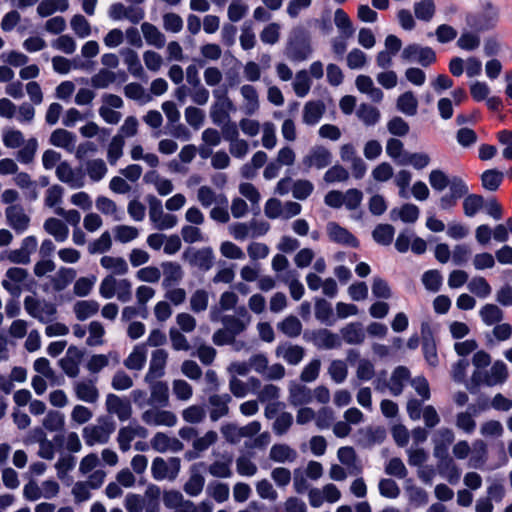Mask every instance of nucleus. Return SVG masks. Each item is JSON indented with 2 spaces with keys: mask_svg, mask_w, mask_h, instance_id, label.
I'll return each mask as SVG.
<instances>
[{
  "mask_svg": "<svg viewBox=\"0 0 512 512\" xmlns=\"http://www.w3.org/2000/svg\"><path fill=\"white\" fill-rule=\"evenodd\" d=\"M504 179V174L496 169H489L482 173L481 182L484 189L496 191Z\"/></svg>",
  "mask_w": 512,
  "mask_h": 512,
  "instance_id": "obj_64",
  "label": "nucleus"
},
{
  "mask_svg": "<svg viewBox=\"0 0 512 512\" xmlns=\"http://www.w3.org/2000/svg\"><path fill=\"white\" fill-rule=\"evenodd\" d=\"M497 19V10L488 5L482 13L468 15L466 22L471 29L480 32L493 28L497 23Z\"/></svg>",
  "mask_w": 512,
  "mask_h": 512,
  "instance_id": "obj_14",
  "label": "nucleus"
},
{
  "mask_svg": "<svg viewBox=\"0 0 512 512\" xmlns=\"http://www.w3.org/2000/svg\"><path fill=\"white\" fill-rule=\"evenodd\" d=\"M340 338L350 345H359L364 342L366 334L361 323L352 322L341 328Z\"/></svg>",
  "mask_w": 512,
  "mask_h": 512,
  "instance_id": "obj_35",
  "label": "nucleus"
},
{
  "mask_svg": "<svg viewBox=\"0 0 512 512\" xmlns=\"http://www.w3.org/2000/svg\"><path fill=\"white\" fill-rule=\"evenodd\" d=\"M75 277V269L61 267L51 278L52 287L55 291H62L75 279Z\"/></svg>",
  "mask_w": 512,
  "mask_h": 512,
  "instance_id": "obj_51",
  "label": "nucleus"
},
{
  "mask_svg": "<svg viewBox=\"0 0 512 512\" xmlns=\"http://www.w3.org/2000/svg\"><path fill=\"white\" fill-rule=\"evenodd\" d=\"M183 257L191 266L202 271L210 270L214 264V255L211 248L189 250L183 254Z\"/></svg>",
  "mask_w": 512,
  "mask_h": 512,
  "instance_id": "obj_21",
  "label": "nucleus"
},
{
  "mask_svg": "<svg viewBox=\"0 0 512 512\" xmlns=\"http://www.w3.org/2000/svg\"><path fill=\"white\" fill-rule=\"evenodd\" d=\"M356 115L366 126H374L380 120L379 110L369 104H361L356 111Z\"/></svg>",
  "mask_w": 512,
  "mask_h": 512,
  "instance_id": "obj_62",
  "label": "nucleus"
},
{
  "mask_svg": "<svg viewBox=\"0 0 512 512\" xmlns=\"http://www.w3.org/2000/svg\"><path fill=\"white\" fill-rule=\"evenodd\" d=\"M236 110L232 101L224 103H212L209 111L211 121L216 126H222L230 120L231 112Z\"/></svg>",
  "mask_w": 512,
  "mask_h": 512,
  "instance_id": "obj_36",
  "label": "nucleus"
},
{
  "mask_svg": "<svg viewBox=\"0 0 512 512\" xmlns=\"http://www.w3.org/2000/svg\"><path fill=\"white\" fill-rule=\"evenodd\" d=\"M99 294L104 299L116 297L120 302L127 303L132 298V283L126 278L117 279L107 275L99 285Z\"/></svg>",
  "mask_w": 512,
  "mask_h": 512,
  "instance_id": "obj_2",
  "label": "nucleus"
},
{
  "mask_svg": "<svg viewBox=\"0 0 512 512\" xmlns=\"http://www.w3.org/2000/svg\"><path fill=\"white\" fill-rule=\"evenodd\" d=\"M149 202V219L153 227L157 230H169L176 226L178 222L177 216L163 211L162 202L155 196L148 198Z\"/></svg>",
  "mask_w": 512,
  "mask_h": 512,
  "instance_id": "obj_8",
  "label": "nucleus"
},
{
  "mask_svg": "<svg viewBox=\"0 0 512 512\" xmlns=\"http://www.w3.org/2000/svg\"><path fill=\"white\" fill-rule=\"evenodd\" d=\"M25 311L41 323L53 322L56 318L57 308L54 303L34 296H26L24 299Z\"/></svg>",
  "mask_w": 512,
  "mask_h": 512,
  "instance_id": "obj_3",
  "label": "nucleus"
},
{
  "mask_svg": "<svg viewBox=\"0 0 512 512\" xmlns=\"http://www.w3.org/2000/svg\"><path fill=\"white\" fill-rule=\"evenodd\" d=\"M467 288L470 293L480 299H486L492 293L491 285L483 276H474L471 278L467 283Z\"/></svg>",
  "mask_w": 512,
  "mask_h": 512,
  "instance_id": "obj_50",
  "label": "nucleus"
},
{
  "mask_svg": "<svg viewBox=\"0 0 512 512\" xmlns=\"http://www.w3.org/2000/svg\"><path fill=\"white\" fill-rule=\"evenodd\" d=\"M151 447L159 452L165 453L167 451H180L183 449V444L176 438H170L162 432H157L151 439Z\"/></svg>",
  "mask_w": 512,
  "mask_h": 512,
  "instance_id": "obj_34",
  "label": "nucleus"
},
{
  "mask_svg": "<svg viewBox=\"0 0 512 512\" xmlns=\"http://www.w3.org/2000/svg\"><path fill=\"white\" fill-rule=\"evenodd\" d=\"M288 392V401L294 407L307 405L312 402V390L303 384L291 381Z\"/></svg>",
  "mask_w": 512,
  "mask_h": 512,
  "instance_id": "obj_30",
  "label": "nucleus"
},
{
  "mask_svg": "<svg viewBox=\"0 0 512 512\" xmlns=\"http://www.w3.org/2000/svg\"><path fill=\"white\" fill-rule=\"evenodd\" d=\"M410 379V371L404 367H397L389 381V390L394 396H398L402 393L405 384Z\"/></svg>",
  "mask_w": 512,
  "mask_h": 512,
  "instance_id": "obj_45",
  "label": "nucleus"
},
{
  "mask_svg": "<svg viewBox=\"0 0 512 512\" xmlns=\"http://www.w3.org/2000/svg\"><path fill=\"white\" fill-rule=\"evenodd\" d=\"M315 317L321 323L329 326H332L335 323L332 306L323 298L315 299Z\"/></svg>",
  "mask_w": 512,
  "mask_h": 512,
  "instance_id": "obj_53",
  "label": "nucleus"
},
{
  "mask_svg": "<svg viewBox=\"0 0 512 512\" xmlns=\"http://www.w3.org/2000/svg\"><path fill=\"white\" fill-rule=\"evenodd\" d=\"M108 172L107 165L103 159H91L85 163V173L92 182H99L105 178Z\"/></svg>",
  "mask_w": 512,
  "mask_h": 512,
  "instance_id": "obj_47",
  "label": "nucleus"
},
{
  "mask_svg": "<svg viewBox=\"0 0 512 512\" xmlns=\"http://www.w3.org/2000/svg\"><path fill=\"white\" fill-rule=\"evenodd\" d=\"M479 315L483 323L492 326L503 320V311L495 304H485L480 310Z\"/></svg>",
  "mask_w": 512,
  "mask_h": 512,
  "instance_id": "obj_55",
  "label": "nucleus"
},
{
  "mask_svg": "<svg viewBox=\"0 0 512 512\" xmlns=\"http://www.w3.org/2000/svg\"><path fill=\"white\" fill-rule=\"evenodd\" d=\"M120 54L129 73L136 78L142 79L145 73L138 54L130 48L121 49Z\"/></svg>",
  "mask_w": 512,
  "mask_h": 512,
  "instance_id": "obj_38",
  "label": "nucleus"
},
{
  "mask_svg": "<svg viewBox=\"0 0 512 512\" xmlns=\"http://www.w3.org/2000/svg\"><path fill=\"white\" fill-rule=\"evenodd\" d=\"M338 460L344 465L350 475L362 473V466L357 459L355 450L350 446L341 447L337 452Z\"/></svg>",
  "mask_w": 512,
  "mask_h": 512,
  "instance_id": "obj_33",
  "label": "nucleus"
},
{
  "mask_svg": "<svg viewBox=\"0 0 512 512\" xmlns=\"http://www.w3.org/2000/svg\"><path fill=\"white\" fill-rule=\"evenodd\" d=\"M325 107L320 101H309L303 108V122L307 125L317 124L323 116Z\"/></svg>",
  "mask_w": 512,
  "mask_h": 512,
  "instance_id": "obj_46",
  "label": "nucleus"
},
{
  "mask_svg": "<svg viewBox=\"0 0 512 512\" xmlns=\"http://www.w3.org/2000/svg\"><path fill=\"white\" fill-rule=\"evenodd\" d=\"M114 430L115 425L112 421L100 418L96 424L88 425L83 429V439L88 446L105 444Z\"/></svg>",
  "mask_w": 512,
  "mask_h": 512,
  "instance_id": "obj_4",
  "label": "nucleus"
},
{
  "mask_svg": "<svg viewBox=\"0 0 512 512\" xmlns=\"http://www.w3.org/2000/svg\"><path fill=\"white\" fill-rule=\"evenodd\" d=\"M141 31L147 44L154 46L158 49L164 47L166 38L164 34L153 24L144 22L141 25Z\"/></svg>",
  "mask_w": 512,
  "mask_h": 512,
  "instance_id": "obj_44",
  "label": "nucleus"
},
{
  "mask_svg": "<svg viewBox=\"0 0 512 512\" xmlns=\"http://www.w3.org/2000/svg\"><path fill=\"white\" fill-rule=\"evenodd\" d=\"M396 107L401 113L414 116L417 114L418 100L413 92L407 91L398 97Z\"/></svg>",
  "mask_w": 512,
  "mask_h": 512,
  "instance_id": "obj_49",
  "label": "nucleus"
},
{
  "mask_svg": "<svg viewBox=\"0 0 512 512\" xmlns=\"http://www.w3.org/2000/svg\"><path fill=\"white\" fill-rule=\"evenodd\" d=\"M180 468L181 460L178 457H156L151 464V474L156 481H173L178 477Z\"/></svg>",
  "mask_w": 512,
  "mask_h": 512,
  "instance_id": "obj_5",
  "label": "nucleus"
},
{
  "mask_svg": "<svg viewBox=\"0 0 512 512\" xmlns=\"http://www.w3.org/2000/svg\"><path fill=\"white\" fill-rule=\"evenodd\" d=\"M142 421L149 426L174 427L177 424V416L170 410L160 406H152L141 415Z\"/></svg>",
  "mask_w": 512,
  "mask_h": 512,
  "instance_id": "obj_9",
  "label": "nucleus"
},
{
  "mask_svg": "<svg viewBox=\"0 0 512 512\" xmlns=\"http://www.w3.org/2000/svg\"><path fill=\"white\" fill-rule=\"evenodd\" d=\"M100 265L110 272L109 275H126L129 271L128 263L123 257L105 255L100 259Z\"/></svg>",
  "mask_w": 512,
  "mask_h": 512,
  "instance_id": "obj_40",
  "label": "nucleus"
},
{
  "mask_svg": "<svg viewBox=\"0 0 512 512\" xmlns=\"http://www.w3.org/2000/svg\"><path fill=\"white\" fill-rule=\"evenodd\" d=\"M197 200L204 208H209L215 204H225L227 197L221 193H216L209 186H201L197 191Z\"/></svg>",
  "mask_w": 512,
  "mask_h": 512,
  "instance_id": "obj_42",
  "label": "nucleus"
},
{
  "mask_svg": "<svg viewBox=\"0 0 512 512\" xmlns=\"http://www.w3.org/2000/svg\"><path fill=\"white\" fill-rule=\"evenodd\" d=\"M56 176L59 181L67 184L72 189H79L85 186V174L81 169H74L66 162H60L56 166Z\"/></svg>",
  "mask_w": 512,
  "mask_h": 512,
  "instance_id": "obj_11",
  "label": "nucleus"
},
{
  "mask_svg": "<svg viewBox=\"0 0 512 512\" xmlns=\"http://www.w3.org/2000/svg\"><path fill=\"white\" fill-rule=\"evenodd\" d=\"M334 23L343 38L353 36L355 29L348 14L343 9L339 8L335 11Z\"/></svg>",
  "mask_w": 512,
  "mask_h": 512,
  "instance_id": "obj_57",
  "label": "nucleus"
},
{
  "mask_svg": "<svg viewBox=\"0 0 512 512\" xmlns=\"http://www.w3.org/2000/svg\"><path fill=\"white\" fill-rule=\"evenodd\" d=\"M168 353L163 349H156L152 352L149 368L144 381L158 380L165 374Z\"/></svg>",
  "mask_w": 512,
  "mask_h": 512,
  "instance_id": "obj_23",
  "label": "nucleus"
},
{
  "mask_svg": "<svg viewBox=\"0 0 512 512\" xmlns=\"http://www.w3.org/2000/svg\"><path fill=\"white\" fill-rule=\"evenodd\" d=\"M68 6V0H42L37 7V12L40 16L47 17L56 11H66Z\"/></svg>",
  "mask_w": 512,
  "mask_h": 512,
  "instance_id": "obj_61",
  "label": "nucleus"
},
{
  "mask_svg": "<svg viewBox=\"0 0 512 512\" xmlns=\"http://www.w3.org/2000/svg\"><path fill=\"white\" fill-rule=\"evenodd\" d=\"M401 57L408 62H418L423 66H428L435 61V53L429 47H421L417 44H410L406 46Z\"/></svg>",
  "mask_w": 512,
  "mask_h": 512,
  "instance_id": "obj_17",
  "label": "nucleus"
},
{
  "mask_svg": "<svg viewBox=\"0 0 512 512\" xmlns=\"http://www.w3.org/2000/svg\"><path fill=\"white\" fill-rule=\"evenodd\" d=\"M409 503L413 507H421L428 503V493L421 487L416 485H407L405 488Z\"/></svg>",
  "mask_w": 512,
  "mask_h": 512,
  "instance_id": "obj_63",
  "label": "nucleus"
},
{
  "mask_svg": "<svg viewBox=\"0 0 512 512\" xmlns=\"http://www.w3.org/2000/svg\"><path fill=\"white\" fill-rule=\"evenodd\" d=\"M250 321L251 316L245 307L238 308L237 315H224L221 317L224 328L234 338L246 330Z\"/></svg>",
  "mask_w": 512,
  "mask_h": 512,
  "instance_id": "obj_12",
  "label": "nucleus"
},
{
  "mask_svg": "<svg viewBox=\"0 0 512 512\" xmlns=\"http://www.w3.org/2000/svg\"><path fill=\"white\" fill-rule=\"evenodd\" d=\"M163 280V289L177 286L183 279L184 272L181 265L173 261H165L161 263Z\"/></svg>",
  "mask_w": 512,
  "mask_h": 512,
  "instance_id": "obj_29",
  "label": "nucleus"
},
{
  "mask_svg": "<svg viewBox=\"0 0 512 512\" xmlns=\"http://www.w3.org/2000/svg\"><path fill=\"white\" fill-rule=\"evenodd\" d=\"M277 329L289 338H297L302 332V323L296 316L289 315L277 324Z\"/></svg>",
  "mask_w": 512,
  "mask_h": 512,
  "instance_id": "obj_52",
  "label": "nucleus"
},
{
  "mask_svg": "<svg viewBox=\"0 0 512 512\" xmlns=\"http://www.w3.org/2000/svg\"><path fill=\"white\" fill-rule=\"evenodd\" d=\"M147 433V429L139 424H130L120 428L117 435L119 449L122 452H127L136 438H146Z\"/></svg>",
  "mask_w": 512,
  "mask_h": 512,
  "instance_id": "obj_19",
  "label": "nucleus"
},
{
  "mask_svg": "<svg viewBox=\"0 0 512 512\" xmlns=\"http://www.w3.org/2000/svg\"><path fill=\"white\" fill-rule=\"evenodd\" d=\"M200 466H203V463L195 464L191 467L189 479L184 485L185 493L192 497L201 494L205 485V478L198 469Z\"/></svg>",
  "mask_w": 512,
  "mask_h": 512,
  "instance_id": "obj_37",
  "label": "nucleus"
},
{
  "mask_svg": "<svg viewBox=\"0 0 512 512\" xmlns=\"http://www.w3.org/2000/svg\"><path fill=\"white\" fill-rule=\"evenodd\" d=\"M243 97L242 111L247 116L256 114L260 108L258 92L254 86L245 84L240 88Z\"/></svg>",
  "mask_w": 512,
  "mask_h": 512,
  "instance_id": "obj_31",
  "label": "nucleus"
},
{
  "mask_svg": "<svg viewBox=\"0 0 512 512\" xmlns=\"http://www.w3.org/2000/svg\"><path fill=\"white\" fill-rule=\"evenodd\" d=\"M437 460V470L439 474L450 484H456L459 481L461 474L453 459L446 457Z\"/></svg>",
  "mask_w": 512,
  "mask_h": 512,
  "instance_id": "obj_43",
  "label": "nucleus"
},
{
  "mask_svg": "<svg viewBox=\"0 0 512 512\" xmlns=\"http://www.w3.org/2000/svg\"><path fill=\"white\" fill-rule=\"evenodd\" d=\"M231 396L225 394H213L208 398L209 403V416L212 421H218L222 417L229 413V403L231 402Z\"/></svg>",
  "mask_w": 512,
  "mask_h": 512,
  "instance_id": "obj_28",
  "label": "nucleus"
},
{
  "mask_svg": "<svg viewBox=\"0 0 512 512\" xmlns=\"http://www.w3.org/2000/svg\"><path fill=\"white\" fill-rule=\"evenodd\" d=\"M312 81L307 70H300L296 73L295 78L292 82V87L295 94L304 98L310 92Z\"/></svg>",
  "mask_w": 512,
  "mask_h": 512,
  "instance_id": "obj_56",
  "label": "nucleus"
},
{
  "mask_svg": "<svg viewBox=\"0 0 512 512\" xmlns=\"http://www.w3.org/2000/svg\"><path fill=\"white\" fill-rule=\"evenodd\" d=\"M470 453L469 466L475 469L482 468L487 461L486 444L481 440L475 441Z\"/></svg>",
  "mask_w": 512,
  "mask_h": 512,
  "instance_id": "obj_58",
  "label": "nucleus"
},
{
  "mask_svg": "<svg viewBox=\"0 0 512 512\" xmlns=\"http://www.w3.org/2000/svg\"><path fill=\"white\" fill-rule=\"evenodd\" d=\"M507 379V365L503 361L497 360L493 363L490 369L486 371L475 370L467 388L470 392L475 393L480 385H486L489 387L498 386L504 384Z\"/></svg>",
  "mask_w": 512,
  "mask_h": 512,
  "instance_id": "obj_1",
  "label": "nucleus"
},
{
  "mask_svg": "<svg viewBox=\"0 0 512 512\" xmlns=\"http://www.w3.org/2000/svg\"><path fill=\"white\" fill-rule=\"evenodd\" d=\"M279 277L288 285L291 297L296 301L300 300L304 295L305 289L303 284L298 280L296 271H286L285 274Z\"/></svg>",
  "mask_w": 512,
  "mask_h": 512,
  "instance_id": "obj_54",
  "label": "nucleus"
},
{
  "mask_svg": "<svg viewBox=\"0 0 512 512\" xmlns=\"http://www.w3.org/2000/svg\"><path fill=\"white\" fill-rule=\"evenodd\" d=\"M326 231L332 242L350 247H357L359 244L357 238L352 233L336 222H328Z\"/></svg>",
  "mask_w": 512,
  "mask_h": 512,
  "instance_id": "obj_24",
  "label": "nucleus"
},
{
  "mask_svg": "<svg viewBox=\"0 0 512 512\" xmlns=\"http://www.w3.org/2000/svg\"><path fill=\"white\" fill-rule=\"evenodd\" d=\"M275 354L278 358H282L289 365H298L305 356V349L300 345H294L288 342L280 343Z\"/></svg>",
  "mask_w": 512,
  "mask_h": 512,
  "instance_id": "obj_25",
  "label": "nucleus"
},
{
  "mask_svg": "<svg viewBox=\"0 0 512 512\" xmlns=\"http://www.w3.org/2000/svg\"><path fill=\"white\" fill-rule=\"evenodd\" d=\"M44 230L51 235L57 242H64L69 236L67 225L57 218H48L43 224Z\"/></svg>",
  "mask_w": 512,
  "mask_h": 512,
  "instance_id": "obj_41",
  "label": "nucleus"
},
{
  "mask_svg": "<svg viewBox=\"0 0 512 512\" xmlns=\"http://www.w3.org/2000/svg\"><path fill=\"white\" fill-rule=\"evenodd\" d=\"M150 390L149 405L166 407L169 404V387L165 381H145Z\"/></svg>",
  "mask_w": 512,
  "mask_h": 512,
  "instance_id": "obj_26",
  "label": "nucleus"
},
{
  "mask_svg": "<svg viewBox=\"0 0 512 512\" xmlns=\"http://www.w3.org/2000/svg\"><path fill=\"white\" fill-rule=\"evenodd\" d=\"M454 438V433L449 428H441L435 433L433 455L436 459L449 457L448 449Z\"/></svg>",
  "mask_w": 512,
  "mask_h": 512,
  "instance_id": "obj_27",
  "label": "nucleus"
},
{
  "mask_svg": "<svg viewBox=\"0 0 512 512\" xmlns=\"http://www.w3.org/2000/svg\"><path fill=\"white\" fill-rule=\"evenodd\" d=\"M312 54V47L307 37L302 36L301 30H294L286 48L285 55L292 62H303Z\"/></svg>",
  "mask_w": 512,
  "mask_h": 512,
  "instance_id": "obj_6",
  "label": "nucleus"
},
{
  "mask_svg": "<svg viewBox=\"0 0 512 512\" xmlns=\"http://www.w3.org/2000/svg\"><path fill=\"white\" fill-rule=\"evenodd\" d=\"M5 217L7 225L17 234L24 233L30 225V216L26 214L24 208L20 204L9 205L5 209Z\"/></svg>",
  "mask_w": 512,
  "mask_h": 512,
  "instance_id": "obj_13",
  "label": "nucleus"
},
{
  "mask_svg": "<svg viewBox=\"0 0 512 512\" xmlns=\"http://www.w3.org/2000/svg\"><path fill=\"white\" fill-rule=\"evenodd\" d=\"M73 390L78 400L89 404L96 403L100 396L96 386V380L93 379L85 378L75 381Z\"/></svg>",
  "mask_w": 512,
  "mask_h": 512,
  "instance_id": "obj_20",
  "label": "nucleus"
},
{
  "mask_svg": "<svg viewBox=\"0 0 512 512\" xmlns=\"http://www.w3.org/2000/svg\"><path fill=\"white\" fill-rule=\"evenodd\" d=\"M420 210L415 204L406 203L399 209L391 211V217H399L405 223H414L419 218Z\"/></svg>",
  "mask_w": 512,
  "mask_h": 512,
  "instance_id": "obj_60",
  "label": "nucleus"
},
{
  "mask_svg": "<svg viewBox=\"0 0 512 512\" xmlns=\"http://www.w3.org/2000/svg\"><path fill=\"white\" fill-rule=\"evenodd\" d=\"M109 17L114 21L127 19L133 24H138L145 17V12L141 7L128 6L122 3H114L109 7Z\"/></svg>",
  "mask_w": 512,
  "mask_h": 512,
  "instance_id": "obj_15",
  "label": "nucleus"
},
{
  "mask_svg": "<svg viewBox=\"0 0 512 512\" xmlns=\"http://www.w3.org/2000/svg\"><path fill=\"white\" fill-rule=\"evenodd\" d=\"M100 305L95 300H81L74 304L73 311L78 320L84 321L98 313Z\"/></svg>",
  "mask_w": 512,
  "mask_h": 512,
  "instance_id": "obj_48",
  "label": "nucleus"
},
{
  "mask_svg": "<svg viewBox=\"0 0 512 512\" xmlns=\"http://www.w3.org/2000/svg\"><path fill=\"white\" fill-rule=\"evenodd\" d=\"M431 163V157L426 152H413L406 153L404 159L401 161V165H410L415 170H423L428 167Z\"/></svg>",
  "mask_w": 512,
  "mask_h": 512,
  "instance_id": "obj_59",
  "label": "nucleus"
},
{
  "mask_svg": "<svg viewBox=\"0 0 512 512\" xmlns=\"http://www.w3.org/2000/svg\"><path fill=\"white\" fill-rule=\"evenodd\" d=\"M297 457V451L287 444H274L269 452V458L277 463H292Z\"/></svg>",
  "mask_w": 512,
  "mask_h": 512,
  "instance_id": "obj_39",
  "label": "nucleus"
},
{
  "mask_svg": "<svg viewBox=\"0 0 512 512\" xmlns=\"http://www.w3.org/2000/svg\"><path fill=\"white\" fill-rule=\"evenodd\" d=\"M108 413L116 415L120 421L128 420L132 415V407L128 400L115 394H108L105 401Z\"/></svg>",
  "mask_w": 512,
  "mask_h": 512,
  "instance_id": "obj_22",
  "label": "nucleus"
},
{
  "mask_svg": "<svg viewBox=\"0 0 512 512\" xmlns=\"http://www.w3.org/2000/svg\"><path fill=\"white\" fill-rule=\"evenodd\" d=\"M29 273L26 269L21 267H11L2 280V286L12 295H19L22 286L26 283Z\"/></svg>",
  "mask_w": 512,
  "mask_h": 512,
  "instance_id": "obj_16",
  "label": "nucleus"
},
{
  "mask_svg": "<svg viewBox=\"0 0 512 512\" xmlns=\"http://www.w3.org/2000/svg\"><path fill=\"white\" fill-rule=\"evenodd\" d=\"M304 339L313 343L318 349H335L342 345L340 336L328 329H317L304 334Z\"/></svg>",
  "mask_w": 512,
  "mask_h": 512,
  "instance_id": "obj_10",
  "label": "nucleus"
},
{
  "mask_svg": "<svg viewBox=\"0 0 512 512\" xmlns=\"http://www.w3.org/2000/svg\"><path fill=\"white\" fill-rule=\"evenodd\" d=\"M76 141V135L66 129H56L50 135V143L53 146L62 148L69 153L75 151Z\"/></svg>",
  "mask_w": 512,
  "mask_h": 512,
  "instance_id": "obj_32",
  "label": "nucleus"
},
{
  "mask_svg": "<svg viewBox=\"0 0 512 512\" xmlns=\"http://www.w3.org/2000/svg\"><path fill=\"white\" fill-rule=\"evenodd\" d=\"M447 188L449 189L448 193L439 199V207L444 211L452 210L458 201L469 193L467 183L459 176H452Z\"/></svg>",
  "mask_w": 512,
  "mask_h": 512,
  "instance_id": "obj_7",
  "label": "nucleus"
},
{
  "mask_svg": "<svg viewBox=\"0 0 512 512\" xmlns=\"http://www.w3.org/2000/svg\"><path fill=\"white\" fill-rule=\"evenodd\" d=\"M331 162L332 154L324 146L312 147L302 160L306 169L316 168L319 170L326 168Z\"/></svg>",
  "mask_w": 512,
  "mask_h": 512,
  "instance_id": "obj_18",
  "label": "nucleus"
}]
</instances>
